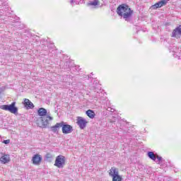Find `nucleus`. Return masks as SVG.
<instances>
[{
  "label": "nucleus",
  "mask_w": 181,
  "mask_h": 181,
  "mask_svg": "<svg viewBox=\"0 0 181 181\" xmlns=\"http://www.w3.org/2000/svg\"><path fill=\"white\" fill-rule=\"evenodd\" d=\"M117 13L119 16H122L126 22H131V18H132L134 11L128 5L121 4L117 8Z\"/></svg>",
  "instance_id": "nucleus-1"
},
{
  "label": "nucleus",
  "mask_w": 181,
  "mask_h": 181,
  "mask_svg": "<svg viewBox=\"0 0 181 181\" xmlns=\"http://www.w3.org/2000/svg\"><path fill=\"white\" fill-rule=\"evenodd\" d=\"M37 114L40 117L41 122L38 123L40 128H47L49 125V121H53V117L50 115L47 114V110L43 107H40L37 110Z\"/></svg>",
  "instance_id": "nucleus-2"
},
{
  "label": "nucleus",
  "mask_w": 181,
  "mask_h": 181,
  "mask_svg": "<svg viewBox=\"0 0 181 181\" xmlns=\"http://www.w3.org/2000/svg\"><path fill=\"white\" fill-rule=\"evenodd\" d=\"M0 108L4 111H8L15 115L18 114V107H16V102H13L11 105H1Z\"/></svg>",
  "instance_id": "nucleus-3"
},
{
  "label": "nucleus",
  "mask_w": 181,
  "mask_h": 181,
  "mask_svg": "<svg viewBox=\"0 0 181 181\" xmlns=\"http://www.w3.org/2000/svg\"><path fill=\"white\" fill-rule=\"evenodd\" d=\"M109 175L112 177V181H122V176L119 175V172L116 168H112Z\"/></svg>",
  "instance_id": "nucleus-4"
},
{
  "label": "nucleus",
  "mask_w": 181,
  "mask_h": 181,
  "mask_svg": "<svg viewBox=\"0 0 181 181\" xmlns=\"http://www.w3.org/2000/svg\"><path fill=\"white\" fill-rule=\"evenodd\" d=\"M64 165H66V157L62 155L57 156L54 166H57V168L60 169L62 168H64Z\"/></svg>",
  "instance_id": "nucleus-5"
},
{
  "label": "nucleus",
  "mask_w": 181,
  "mask_h": 181,
  "mask_svg": "<svg viewBox=\"0 0 181 181\" xmlns=\"http://www.w3.org/2000/svg\"><path fill=\"white\" fill-rule=\"evenodd\" d=\"M76 124L79 127L80 129H84L86 127H87L88 122L81 117H78L76 119Z\"/></svg>",
  "instance_id": "nucleus-6"
},
{
  "label": "nucleus",
  "mask_w": 181,
  "mask_h": 181,
  "mask_svg": "<svg viewBox=\"0 0 181 181\" xmlns=\"http://www.w3.org/2000/svg\"><path fill=\"white\" fill-rule=\"evenodd\" d=\"M0 162L3 165H6V163H9L11 162V156L9 154H6L5 153H0Z\"/></svg>",
  "instance_id": "nucleus-7"
},
{
  "label": "nucleus",
  "mask_w": 181,
  "mask_h": 181,
  "mask_svg": "<svg viewBox=\"0 0 181 181\" xmlns=\"http://www.w3.org/2000/svg\"><path fill=\"white\" fill-rule=\"evenodd\" d=\"M71 132H73V127L64 122H62V133L67 134H71Z\"/></svg>",
  "instance_id": "nucleus-8"
},
{
  "label": "nucleus",
  "mask_w": 181,
  "mask_h": 181,
  "mask_svg": "<svg viewBox=\"0 0 181 181\" xmlns=\"http://www.w3.org/2000/svg\"><path fill=\"white\" fill-rule=\"evenodd\" d=\"M23 105L26 110H33V108H35V105L28 98L23 99Z\"/></svg>",
  "instance_id": "nucleus-9"
},
{
  "label": "nucleus",
  "mask_w": 181,
  "mask_h": 181,
  "mask_svg": "<svg viewBox=\"0 0 181 181\" xmlns=\"http://www.w3.org/2000/svg\"><path fill=\"white\" fill-rule=\"evenodd\" d=\"M168 2H169V0H161L153 5L151 6V9H158V8H162V6H165Z\"/></svg>",
  "instance_id": "nucleus-10"
},
{
  "label": "nucleus",
  "mask_w": 181,
  "mask_h": 181,
  "mask_svg": "<svg viewBox=\"0 0 181 181\" xmlns=\"http://www.w3.org/2000/svg\"><path fill=\"white\" fill-rule=\"evenodd\" d=\"M172 37H176V39H180L181 37V25L177 27L173 30L172 33Z\"/></svg>",
  "instance_id": "nucleus-11"
},
{
  "label": "nucleus",
  "mask_w": 181,
  "mask_h": 181,
  "mask_svg": "<svg viewBox=\"0 0 181 181\" xmlns=\"http://www.w3.org/2000/svg\"><path fill=\"white\" fill-rule=\"evenodd\" d=\"M42 156L40 154L34 155L32 158L33 165H40V162H42Z\"/></svg>",
  "instance_id": "nucleus-12"
},
{
  "label": "nucleus",
  "mask_w": 181,
  "mask_h": 181,
  "mask_svg": "<svg viewBox=\"0 0 181 181\" xmlns=\"http://www.w3.org/2000/svg\"><path fill=\"white\" fill-rule=\"evenodd\" d=\"M86 114L88 117L90 118V119H93V118L95 117V112H94V110H88L86 112Z\"/></svg>",
  "instance_id": "nucleus-13"
},
{
  "label": "nucleus",
  "mask_w": 181,
  "mask_h": 181,
  "mask_svg": "<svg viewBox=\"0 0 181 181\" xmlns=\"http://www.w3.org/2000/svg\"><path fill=\"white\" fill-rule=\"evenodd\" d=\"M147 156H148V158L151 159V160H156V156H155V153H153V151H148L147 153Z\"/></svg>",
  "instance_id": "nucleus-14"
},
{
  "label": "nucleus",
  "mask_w": 181,
  "mask_h": 181,
  "mask_svg": "<svg viewBox=\"0 0 181 181\" xmlns=\"http://www.w3.org/2000/svg\"><path fill=\"white\" fill-rule=\"evenodd\" d=\"M98 0H94L88 4V6H97L98 5Z\"/></svg>",
  "instance_id": "nucleus-15"
},
{
  "label": "nucleus",
  "mask_w": 181,
  "mask_h": 181,
  "mask_svg": "<svg viewBox=\"0 0 181 181\" xmlns=\"http://www.w3.org/2000/svg\"><path fill=\"white\" fill-rule=\"evenodd\" d=\"M45 159H46V160H48L49 162H50V160H52V159H53V155H52V153H47L45 155Z\"/></svg>",
  "instance_id": "nucleus-16"
},
{
  "label": "nucleus",
  "mask_w": 181,
  "mask_h": 181,
  "mask_svg": "<svg viewBox=\"0 0 181 181\" xmlns=\"http://www.w3.org/2000/svg\"><path fill=\"white\" fill-rule=\"evenodd\" d=\"M50 131L54 134H59V130H57V127L55 125L50 127Z\"/></svg>",
  "instance_id": "nucleus-17"
},
{
  "label": "nucleus",
  "mask_w": 181,
  "mask_h": 181,
  "mask_svg": "<svg viewBox=\"0 0 181 181\" xmlns=\"http://www.w3.org/2000/svg\"><path fill=\"white\" fill-rule=\"evenodd\" d=\"M55 127H56V128H57V129L58 130V132H59L60 128H62V127H63V122L57 123L55 124Z\"/></svg>",
  "instance_id": "nucleus-18"
},
{
  "label": "nucleus",
  "mask_w": 181,
  "mask_h": 181,
  "mask_svg": "<svg viewBox=\"0 0 181 181\" xmlns=\"http://www.w3.org/2000/svg\"><path fill=\"white\" fill-rule=\"evenodd\" d=\"M107 111H109L110 112H114L115 111V109L107 107Z\"/></svg>",
  "instance_id": "nucleus-19"
},
{
  "label": "nucleus",
  "mask_w": 181,
  "mask_h": 181,
  "mask_svg": "<svg viewBox=\"0 0 181 181\" xmlns=\"http://www.w3.org/2000/svg\"><path fill=\"white\" fill-rule=\"evenodd\" d=\"M11 143V140L7 139V140H4L3 144H5V145H8V144Z\"/></svg>",
  "instance_id": "nucleus-20"
},
{
  "label": "nucleus",
  "mask_w": 181,
  "mask_h": 181,
  "mask_svg": "<svg viewBox=\"0 0 181 181\" xmlns=\"http://www.w3.org/2000/svg\"><path fill=\"white\" fill-rule=\"evenodd\" d=\"M157 159L158 160V162H162V160H163V159L162 158V157L157 156Z\"/></svg>",
  "instance_id": "nucleus-21"
},
{
  "label": "nucleus",
  "mask_w": 181,
  "mask_h": 181,
  "mask_svg": "<svg viewBox=\"0 0 181 181\" xmlns=\"http://www.w3.org/2000/svg\"><path fill=\"white\" fill-rule=\"evenodd\" d=\"M79 67H80V66L76 65V66H74V69L75 70H80V69H79Z\"/></svg>",
  "instance_id": "nucleus-22"
},
{
  "label": "nucleus",
  "mask_w": 181,
  "mask_h": 181,
  "mask_svg": "<svg viewBox=\"0 0 181 181\" xmlns=\"http://www.w3.org/2000/svg\"><path fill=\"white\" fill-rule=\"evenodd\" d=\"M88 78H91V76H88Z\"/></svg>",
  "instance_id": "nucleus-23"
},
{
  "label": "nucleus",
  "mask_w": 181,
  "mask_h": 181,
  "mask_svg": "<svg viewBox=\"0 0 181 181\" xmlns=\"http://www.w3.org/2000/svg\"><path fill=\"white\" fill-rule=\"evenodd\" d=\"M71 4H73V0H71Z\"/></svg>",
  "instance_id": "nucleus-24"
}]
</instances>
